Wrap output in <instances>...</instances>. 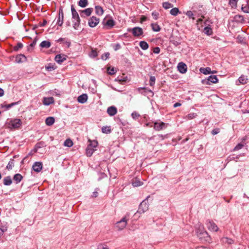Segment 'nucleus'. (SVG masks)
Masks as SVG:
<instances>
[{"label":"nucleus","mask_w":249,"mask_h":249,"mask_svg":"<svg viewBox=\"0 0 249 249\" xmlns=\"http://www.w3.org/2000/svg\"><path fill=\"white\" fill-rule=\"evenodd\" d=\"M129 216L128 214H126L119 221H118L116 223L115 228H117L118 231H121L126 227Z\"/></svg>","instance_id":"nucleus-1"},{"label":"nucleus","mask_w":249,"mask_h":249,"mask_svg":"<svg viewBox=\"0 0 249 249\" xmlns=\"http://www.w3.org/2000/svg\"><path fill=\"white\" fill-rule=\"evenodd\" d=\"M150 196H148L140 204L137 213H143L148 210L149 204L147 202L148 198Z\"/></svg>","instance_id":"nucleus-2"},{"label":"nucleus","mask_w":249,"mask_h":249,"mask_svg":"<svg viewBox=\"0 0 249 249\" xmlns=\"http://www.w3.org/2000/svg\"><path fill=\"white\" fill-rule=\"evenodd\" d=\"M21 125V121L19 119L11 120L7 124V127L10 129L18 128Z\"/></svg>","instance_id":"nucleus-3"},{"label":"nucleus","mask_w":249,"mask_h":249,"mask_svg":"<svg viewBox=\"0 0 249 249\" xmlns=\"http://www.w3.org/2000/svg\"><path fill=\"white\" fill-rule=\"evenodd\" d=\"M127 31L131 32L134 36L138 37L143 34V30L142 28L139 27H135L133 28H128Z\"/></svg>","instance_id":"nucleus-4"},{"label":"nucleus","mask_w":249,"mask_h":249,"mask_svg":"<svg viewBox=\"0 0 249 249\" xmlns=\"http://www.w3.org/2000/svg\"><path fill=\"white\" fill-rule=\"evenodd\" d=\"M197 236L201 239H204L205 241L207 242H210L211 240L210 236L206 231H203L200 232H197Z\"/></svg>","instance_id":"nucleus-5"},{"label":"nucleus","mask_w":249,"mask_h":249,"mask_svg":"<svg viewBox=\"0 0 249 249\" xmlns=\"http://www.w3.org/2000/svg\"><path fill=\"white\" fill-rule=\"evenodd\" d=\"M218 78L216 75H210L207 79L203 81L204 84L210 85L211 83H216L218 82Z\"/></svg>","instance_id":"nucleus-6"},{"label":"nucleus","mask_w":249,"mask_h":249,"mask_svg":"<svg viewBox=\"0 0 249 249\" xmlns=\"http://www.w3.org/2000/svg\"><path fill=\"white\" fill-rule=\"evenodd\" d=\"M207 226L208 229L211 231H217L218 230L217 225L212 220L207 221Z\"/></svg>","instance_id":"nucleus-7"},{"label":"nucleus","mask_w":249,"mask_h":249,"mask_svg":"<svg viewBox=\"0 0 249 249\" xmlns=\"http://www.w3.org/2000/svg\"><path fill=\"white\" fill-rule=\"evenodd\" d=\"M102 23L104 26H107V28L108 29H110L115 25V21L112 18L107 20L104 19Z\"/></svg>","instance_id":"nucleus-8"},{"label":"nucleus","mask_w":249,"mask_h":249,"mask_svg":"<svg viewBox=\"0 0 249 249\" xmlns=\"http://www.w3.org/2000/svg\"><path fill=\"white\" fill-rule=\"evenodd\" d=\"M99 22V19L96 17L92 16L89 20V25L90 27H95Z\"/></svg>","instance_id":"nucleus-9"},{"label":"nucleus","mask_w":249,"mask_h":249,"mask_svg":"<svg viewBox=\"0 0 249 249\" xmlns=\"http://www.w3.org/2000/svg\"><path fill=\"white\" fill-rule=\"evenodd\" d=\"M167 124L163 122H155L154 123V128L156 131H160L161 130H162L165 128Z\"/></svg>","instance_id":"nucleus-10"},{"label":"nucleus","mask_w":249,"mask_h":249,"mask_svg":"<svg viewBox=\"0 0 249 249\" xmlns=\"http://www.w3.org/2000/svg\"><path fill=\"white\" fill-rule=\"evenodd\" d=\"M42 165L41 162L36 161L33 164L32 169L34 171L38 173L42 170Z\"/></svg>","instance_id":"nucleus-11"},{"label":"nucleus","mask_w":249,"mask_h":249,"mask_svg":"<svg viewBox=\"0 0 249 249\" xmlns=\"http://www.w3.org/2000/svg\"><path fill=\"white\" fill-rule=\"evenodd\" d=\"M67 55L65 54H57L54 58L55 61L58 64H62L67 59Z\"/></svg>","instance_id":"nucleus-12"},{"label":"nucleus","mask_w":249,"mask_h":249,"mask_svg":"<svg viewBox=\"0 0 249 249\" xmlns=\"http://www.w3.org/2000/svg\"><path fill=\"white\" fill-rule=\"evenodd\" d=\"M82 18L89 16L93 11L92 8H88L84 10L79 11Z\"/></svg>","instance_id":"nucleus-13"},{"label":"nucleus","mask_w":249,"mask_h":249,"mask_svg":"<svg viewBox=\"0 0 249 249\" xmlns=\"http://www.w3.org/2000/svg\"><path fill=\"white\" fill-rule=\"evenodd\" d=\"M178 71L181 73H185L187 71V65L183 62H179L178 65Z\"/></svg>","instance_id":"nucleus-14"},{"label":"nucleus","mask_w":249,"mask_h":249,"mask_svg":"<svg viewBox=\"0 0 249 249\" xmlns=\"http://www.w3.org/2000/svg\"><path fill=\"white\" fill-rule=\"evenodd\" d=\"M71 11L73 19H80L79 15L73 5H71Z\"/></svg>","instance_id":"nucleus-15"},{"label":"nucleus","mask_w":249,"mask_h":249,"mask_svg":"<svg viewBox=\"0 0 249 249\" xmlns=\"http://www.w3.org/2000/svg\"><path fill=\"white\" fill-rule=\"evenodd\" d=\"M88 95L87 94H82V95L78 96L77 101L79 103L84 104L87 101Z\"/></svg>","instance_id":"nucleus-16"},{"label":"nucleus","mask_w":249,"mask_h":249,"mask_svg":"<svg viewBox=\"0 0 249 249\" xmlns=\"http://www.w3.org/2000/svg\"><path fill=\"white\" fill-rule=\"evenodd\" d=\"M117 112V108L114 106L110 107L107 109V113L111 116L115 115Z\"/></svg>","instance_id":"nucleus-17"},{"label":"nucleus","mask_w":249,"mask_h":249,"mask_svg":"<svg viewBox=\"0 0 249 249\" xmlns=\"http://www.w3.org/2000/svg\"><path fill=\"white\" fill-rule=\"evenodd\" d=\"M54 102V99L53 97H45L43 98V103L46 106L50 105Z\"/></svg>","instance_id":"nucleus-18"},{"label":"nucleus","mask_w":249,"mask_h":249,"mask_svg":"<svg viewBox=\"0 0 249 249\" xmlns=\"http://www.w3.org/2000/svg\"><path fill=\"white\" fill-rule=\"evenodd\" d=\"M234 20L236 22L240 23H244L245 22L244 17L240 15H235L234 17Z\"/></svg>","instance_id":"nucleus-19"},{"label":"nucleus","mask_w":249,"mask_h":249,"mask_svg":"<svg viewBox=\"0 0 249 249\" xmlns=\"http://www.w3.org/2000/svg\"><path fill=\"white\" fill-rule=\"evenodd\" d=\"M95 149L92 146L88 145L86 148V154L88 157H91Z\"/></svg>","instance_id":"nucleus-20"},{"label":"nucleus","mask_w":249,"mask_h":249,"mask_svg":"<svg viewBox=\"0 0 249 249\" xmlns=\"http://www.w3.org/2000/svg\"><path fill=\"white\" fill-rule=\"evenodd\" d=\"M221 242L224 244L231 245L233 243V240L228 237H223L221 239Z\"/></svg>","instance_id":"nucleus-21"},{"label":"nucleus","mask_w":249,"mask_h":249,"mask_svg":"<svg viewBox=\"0 0 249 249\" xmlns=\"http://www.w3.org/2000/svg\"><path fill=\"white\" fill-rule=\"evenodd\" d=\"M26 60V57L23 54H18L16 57L15 61L18 63L23 62Z\"/></svg>","instance_id":"nucleus-22"},{"label":"nucleus","mask_w":249,"mask_h":249,"mask_svg":"<svg viewBox=\"0 0 249 249\" xmlns=\"http://www.w3.org/2000/svg\"><path fill=\"white\" fill-rule=\"evenodd\" d=\"M242 11L245 13H249V5L247 1L242 4L241 6Z\"/></svg>","instance_id":"nucleus-23"},{"label":"nucleus","mask_w":249,"mask_h":249,"mask_svg":"<svg viewBox=\"0 0 249 249\" xmlns=\"http://www.w3.org/2000/svg\"><path fill=\"white\" fill-rule=\"evenodd\" d=\"M55 121V119L53 117H47L45 120V123L46 125L51 126L53 125Z\"/></svg>","instance_id":"nucleus-24"},{"label":"nucleus","mask_w":249,"mask_h":249,"mask_svg":"<svg viewBox=\"0 0 249 249\" xmlns=\"http://www.w3.org/2000/svg\"><path fill=\"white\" fill-rule=\"evenodd\" d=\"M3 184L4 185L9 186L12 183V180L10 176H7L5 177L3 179Z\"/></svg>","instance_id":"nucleus-25"},{"label":"nucleus","mask_w":249,"mask_h":249,"mask_svg":"<svg viewBox=\"0 0 249 249\" xmlns=\"http://www.w3.org/2000/svg\"><path fill=\"white\" fill-rule=\"evenodd\" d=\"M22 178L23 177L20 174H16L13 177V180L17 184L20 182Z\"/></svg>","instance_id":"nucleus-26"},{"label":"nucleus","mask_w":249,"mask_h":249,"mask_svg":"<svg viewBox=\"0 0 249 249\" xmlns=\"http://www.w3.org/2000/svg\"><path fill=\"white\" fill-rule=\"evenodd\" d=\"M199 71L201 73L204 74H208L211 73V69L210 67L201 68Z\"/></svg>","instance_id":"nucleus-27"},{"label":"nucleus","mask_w":249,"mask_h":249,"mask_svg":"<svg viewBox=\"0 0 249 249\" xmlns=\"http://www.w3.org/2000/svg\"><path fill=\"white\" fill-rule=\"evenodd\" d=\"M40 46L43 48H49L51 46V43L48 41H43L40 44Z\"/></svg>","instance_id":"nucleus-28"},{"label":"nucleus","mask_w":249,"mask_h":249,"mask_svg":"<svg viewBox=\"0 0 249 249\" xmlns=\"http://www.w3.org/2000/svg\"><path fill=\"white\" fill-rule=\"evenodd\" d=\"M95 12L96 13L99 15L101 16L104 13V10L103 8L100 6H96L95 7Z\"/></svg>","instance_id":"nucleus-29"},{"label":"nucleus","mask_w":249,"mask_h":249,"mask_svg":"<svg viewBox=\"0 0 249 249\" xmlns=\"http://www.w3.org/2000/svg\"><path fill=\"white\" fill-rule=\"evenodd\" d=\"M139 45L140 47L143 50H147L149 47L148 43L144 41H140Z\"/></svg>","instance_id":"nucleus-30"},{"label":"nucleus","mask_w":249,"mask_h":249,"mask_svg":"<svg viewBox=\"0 0 249 249\" xmlns=\"http://www.w3.org/2000/svg\"><path fill=\"white\" fill-rule=\"evenodd\" d=\"M88 4V0H80L78 2V5L82 8L86 7Z\"/></svg>","instance_id":"nucleus-31"},{"label":"nucleus","mask_w":249,"mask_h":249,"mask_svg":"<svg viewBox=\"0 0 249 249\" xmlns=\"http://www.w3.org/2000/svg\"><path fill=\"white\" fill-rule=\"evenodd\" d=\"M15 165V160L13 159H11L9 161L7 165L6 166V169L8 170H11Z\"/></svg>","instance_id":"nucleus-32"},{"label":"nucleus","mask_w":249,"mask_h":249,"mask_svg":"<svg viewBox=\"0 0 249 249\" xmlns=\"http://www.w3.org/2000/svg\"><path fill=\"white\" fill-rule=\"evenodd\" d=\"M238 81L240 83L242 84H245L247 83L248 79L247 76L245 75H241L238 79Z\"/></svg>","instance_id":"nucleus-33"},{"label":"nucleus","mask_w":249,"mask_h":249,"mask_svg":"<svg viewBox=\"0 0 249 249\" xmlns=\"http://www.w3.org/2000/svg\"><path fill=\"white\" fill-rule=\"evenodd\" d=\"M64 145L65 146L71 147L73 145V142L71 139H68L64 142Z\"/></svg>","instance_id":"nucleus-34"},{"label":"nucleus","mask_w":249,"mask_h":249,"mask_svg":"<svg viewBox=\"0 0 249 249\" xmlns=\"http://www.w3.org/2000/svg\"><path fill=\"white\" fill-rule=\"evenodd\" d=\"M152 30L155 32H159L160 30V26L156 23H152L151 24Z\"/></svg>","instance_id":"nucleus-35"},{"label":"nucleus","mask_w":249,"mask_h":249,"mask_svg":"<svg viewBox=\"0 0 249 249\" xmlns=\"http://www.w3.org/2000/svg\"><path fill=\"white\" fill-rule=\"evenodd\" d=\"M102 132L104 133L108 134L111 132L110 126H105L102 128Z\"/></svg>","instance_id":"nucleus-36"},{"label":"nucleus","mask_w":249,"mask_h":249,"mask_svg":"<svg viewBox=\"0 0 249 249\" xmlns=\"http://www.w3.org/2000/svg\"><path fill=\"white\" fill-rule=\"evenodd\" d=\"M197 116L196 113H190L186 116L185 119L187 120H191L196 118Z\"/></svg>","instance_id":"nucleus-37"},{"label":"nucleus","mask_w":249,"mask_h":249,"mask_svg":"<svg viewBox=\"0 0 249 249\" xmlns=\"http://www.w3.org/2000/svg\"><path fill=\"white\" fill-rule=\"evenodd\" d=\"M179 12V11L178 8H173L170 11V14L174 16H176Z\"/></svg>","instance_id":"nucleus-38"},{"label":"nucleus","mask_w":249,"mask_h":249,"mask_svg":"<svg viewBox=\"0 0 249 249\" xmlns=\"http://www.w3.org/2000/svg\"><path fill=\"white\" fill-rule=\"evenodd\" d=\"M204 32L207 35H211L213 33L212 29L209 27H206L204 29Z\"/></svg>","instance_id":"nucleus-39"},{"label":"nucleus","mask_w":249,"mask_h":249,"mask_svg":"<svg viewBox=\"0 0 249 249\" xmlns=\"http://www.w3.org/2000/svg\"><path fill=\"white\" fill-rule=\"evenodd\" d=\"M162 6L165 9H168L173 7V5L168 2H164L162 3Z\"/></svg>","instance_id":"nucleus-40"},{"label":"nucleus","mask_w":249,"mask_h":249,"mask_svg":"<svg viewBox=\"0 0 249 249\" xmlns=\"http://www.w3.org/2000/svg\"><path fill=\"white\" fill-rule=\"evenodd\" d=\"M132 184L134 187H138L141 186L142 183L139 180L135 179L132 181Z\"/></svg>","instance_id":"nucleus-41"},{"label":"nucleus","mask_w":249,"mask_h":249,"mask_svg":"<svg viewBox=\"0 0 249 249\" xmlns=\"http://www.w3.org/2000/svg\"><path fill=\"white\" fill-rule=\"evenodd\" d=\"M73 22V27L74 29H77L80 23V19H75Z\"/></svg>","instance_id":"nucleus-42"},{"label":"nucleus","mask_w":249,"mask_h":249,"mask_svg":"<svg viewBox=\"0 0 249 249\" xmlns=\"http://www.w3.org/2000/svg\"><path fill=\"white\" fill-rule=\"evenodd\" d=\"M156 78L154 76H151L150 77L149 85L150 86H153L155 83Z\"/></svg>","instance_id":"nucleus-43"},{"label":"nucleus","mask_w":249,"mask_h":249,"mask_svg":"<svg viewBox=\"0 0 249 249\" xmlns=\"http://www.w3.org/2000/svg\"><path fill=\"white\" fill-rule=\"evenodd\" d=\"M89 56L91 57L95 58L98 56V53L95 50H92L89 54Z\"/></svg>","instance_id":"nucleus-44"},{"label":"nucleus","mask_w":249,"mask_h":249,"mask_svg":"<svg viewBox=\"0 0 249 249\" xmlns=\"http://www.w3.org/2000/svg\"><path fill=\"white\" fill-rule=\"evenodd\" d=\"M238 0H230L229 4L232 7H236Z\"/></svg>","instance_id":"nucleus-45"},{"label":"nucleus","mask_w":249,"mask_h":249,"mask_svg":"<svg viewBox=\"0 0 249 249\" xmlns=\"http://www.w3.org/2000/svg\"><path fill=\"white\" fill-rule=\"evenodd\" d=\"M107 72L110 75H113L115 73L116 71L115 70L114 68H110L109 67L107 70Z\"/></svg>","instance_id":"nucleus-46"},{"label":"nucleus","mask_w":249,"mask_h":249,"mask_svg":"<svg viewBox=\"0 0 249 249\" xmlns=\"http://www.w3.org/2000/svg\"><path fill=\"white\" fill-rule=\"evenodd\" d=\"M23 47V44L20 43L18 42L16 46H15L14 47V50L15 51H18L19 49H21Z\"/></svg>","instance_id":"nucleus-47"},{"label":"nucleus","mask_w":249,"mask_h":249,"mask_svg":"<svg viewBox=\"0 0 249 249\" xmlns=\"http://www.w3.org/2000/svg\"><path fill=\"white\" fill-rule=\"evenodd\" d=\"M63 18H64L62 17H58L57 21V24L59 26H61L63 23Z\"/></svg>","instance_id":"nucleus-48"},{"label":"nucleus","mask_w":249,"mask_h":249,"mask_svg":"<svg viewBox=\"0 0 249 249\" xmlns=\"http://www.w3.org/2000/svg\"><path fill=\"white\" fill-rule=\"evenodd\" d=\"M109 53H106L104 54H103L101 56V59L104 60H107V58H108L109 56Z\"/></svg>","instance_id":"nucleus-49"},{"label":"nucleus","mask_w":249,"mask_h":249,"mask_svg":"<svg viewBox=\"0 0 249 249\" xmlns=\"http://www.w3.org/2000/svg\"><path fill=\"white\" fill-rule=\"evenodd\" d=\"M244 146V145L242 143H238L237 145H236V146L234 148L233 151H237L239 149H242Z\"/></svg>","instance_id":"nucleus-50"},{"label":"nucleus","mask_w":249,"mask_h":249,"mask_svg":"<svg viewBox=\"0 0 249 249\" xmlns=\"http://www.w3.org/2000/svg\"><path fill=\"white\" fill-rule=\"evenodd\" d=\"M140 116V114L136 111L133 112L131 114V116L134 119H137Z\"/></svg>","instance_id":"nucleus-51"},{"label":"nucleus","mask_w":249,"mask_h":249,"mask_svg":"<svg viewBox=\"0 0 249 249\" xmlns=\"http://www.w3.org/2000/svg\"><path fill=\"white\" fill-rule=\"evenodd\" d=\"M18 104V102H14V103H12L11 104H8V105H6L5 106L6 108L7 109L10 108V107H13L15 105H16Z\"/></svg>","instance_id":"nucleus-52"},{"label":"nucleus","mask_w":249,"mask_h":249,"mask_svg":"<svg viewBox=\"0 0 249 249\" xmlns=\"http://www.w3.org/2000/svg\"><path fill=\"white\" fill-rule=\"evenodd\" d=\"M220 132V129L218 128H215V129H213L212 131V134L213 135H216V134H217L218 133H219Z\"/></svg>","instance_id":"nucleus-53"},{"label":"nucleus","mask_w":249,"mask_h":249,"mask_svg":"<svg viewBox=\"0 0 249 249\" xmlns=\"http://www.w3.org/2000/svg\"><path fill=\"white\" fill-rule=\"evenodd\" d=\"M97 144H98V142L97 141H93V142H90V143L89 145L92 146V147L95 148L97 147Z\"/></svg>","instance_id":"nucleus-54"},{"label":"nucleus","mask_w":249,"mask_h":249,"mask_svg":"<svg viewBox=\"0 0 249 249\" xmlns=\"http://www.w3.org/2000/svg\"><path fill=\"white\" fill-rule=\"evenodd\" d=\"M140 89H143L144 90V92L145 93H147V92H150L153 95V92H152V91L149 89H146L145 88H139V90H140Z\"/></svg>","instance_id":"nucleus-55"},{"label":"nucleus","mask_w":249,"mask_h":249,"mask_svg":"<svg viewBox=\"0 0 249 249\" xmlns=\"http://www.w3.org/2000/svg\"><path fill=\"white\" fill-rule=\"evenodd\" d=\"M121 46L119 43H117L113 46V49L115 51H117L121 49Z\"/></svg>","instance_id":"nucleus-56"},{"label":"nucleus","mask_w":249,"mask_h":249,"mask_svg":"<svg viewBox=\"0 0 249 249\" xmlns=\"http://www.w3.org/2000/svg\"><path fill=\"white\" fill-rule=\"evenodd\" d=\"M152 15L153 18L155 20H157L158 18L159 13L157 12H153Z\"/></svg>","instance_id":"nucleus-57"},{"label":"nucleus","mask_w":249,"mask_h":249,"mask_svg":"<svg viewBox=\"0 0 249 249\" xmlns=\"http://www.w3.org/2000/svg\"><path fill=\"white\" fill-rule=\"evenodd\" d=\"M160 52V48L158 47H155L153 49V53H159Z\"/></svg>","instance_id":"nucleus-58"},{"label":"nucleus","mask_w":249,"mask_h":249,"mask_svg":"<svg viewBox=\"0 0 249 249\" xmlns=\"http://www.w3.org/2000/svg\"><path fill=\"white\" fill-rule=\"evenodd\" d=\"M186 15L190 18H192L194 14L192 13V12H191V11H189L187 12Z\"/></svg>","instance_id":"nucleus-59"},{"label":"nucleus","mask_w":249,"mask_h":249,"mask_svg":"<svg viewBox=\"0 0 249 249\" xmlns=\"http://www.w3.org/2000/svg\"><path fill=\"white\" fill-rule=\"evenodd\" d=\"M59 17L64 18L63 10L62 8L59 9Z\"/></svg>","instance_id":"nucleus-60"},{"label":"nucleus","mask_w":249,"mask_h":249,"mask_svg":"<svg viewBox=\"0 0 249 249\" xmlns=\"http://www.w3.org/2000/svg\"><path fill=\"white\" fill-rule=\"evenodd\" d=\"M46 69L49 71H51L52 70L55 69V68H54V67L53 66H47L46 67Z\"/></svg>","instance_id":"nucleus-61"},{"label":"nucleus","mask_w":249,"mask_h":249,"mask_svg":"<svg viewBox=\"0 0 249 249\" xmlns=\"http://www.w3.org/2000/svg\"><path fill=\"white\" fill-rule=\"evenodd\" d=\"M146 19H147V18L146 17L142 16L141 18V22H143L145 21V20H146Z\"/></svg>","instance_id":"nucleus-62"},{"label":"nucleus","mask_w":249,"mask_h":249,"mask_svg":"<svg viewBox=\"0 0 249 249\" xmlns=\"http://www.w3.org/2000/svg\"><path fill=\"white\" fill-rule=\"evenodd\" d=\"M98 193L97 192H94L93 193H92V197H97L98 196Z\"/></svg>","instance_id":"nucleus-63"},{"label":"nucleus","mask_w":249,"mask_h":249,"mask_svg":"<svg viewBox=\"0 0 249 249\" xmlns=\"http://www.w3.org/2000/svg\"><path fill=\"white\" fill-rule=\"evenodd\" d=\"M47 23V21L45 19H44L42 23L40 24V26L41 27L44 26Z\"/></svg>","instance_id":"nucleus-64"}]
</instances>
